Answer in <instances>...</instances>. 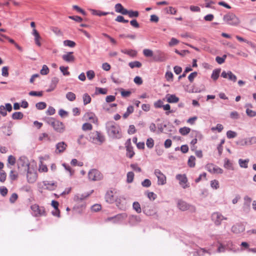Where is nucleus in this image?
<instances>
[{"label":"nucleus","instance_id":"nucleus-36","mask_svg":"<svg viewBox=\"0 0 256 256\" xmlns=\"http://www.w3.org/2000/svg\"><path fill=\"white\" fill-rule=\"evenodd\" d=\"M132 208L133 209L135 210L137 213L140 214L142 212L141 207L138 202H134L133 203Z\"/></svg>","mask_w":256,"mask_h":256},{"label":"nucleus","instance_id":"nucleus-24","mask_svg":"<svg viewBox=\"0 0 256 256\" xmlns=\"http://www.w3.org/2000/svg\"><path fill=\"white\" fill-rule=\"evenodd\" d=\"M67 147V144L64 142H60L56 144V149L58 152H64Z\"/></svg>","mask_w":256,"mask_h":256},{"label":"nucleus","instance_id":"nucleus-7","mask_svg":"<svg viewBox=\"0 0 256 256\" xmlns=\"http://www.w3.org/2000/svg\"><path fill=\"white\" fill-rule=\"evenodd\" d=\"M18 168H24V171L30 169V163L27 158L25 156H20L17 162Z\"/></svg>","mask_w":256,"mask_h":256},{"label":"nucleus","instance_id":"nucleus-8","mask_svg":"<svg viewBox=\"0 0 256 256\" xmlns=\"http://www.w3.org/2000/svg\"><path fill=\"white\" fill-rule=\"evenodd\" d=\"M127 216L128 215L126 213L120 214L108 218L106 221H112L114 224L118 223L125 220Z\"/></svg>","mask_w":256,"mask_h":256},{"label":"nucleus","instance_id":"nucleus-45","mask_svg":"<svg viewBox=\"0 0 256 256\" xmlns=\"http://www.w3.org/2000/svg\"><path fill=\"white\" fill-rule=\"evenodd\" d=\"M196 158L194 156H191L188 160V165L190 168H194L195 166Z\"/></svg>","mask_w":256,"mask_h":256},{"label":"nucleus","instance_id":"nucleus-59","mask_svg":"<svg viewBox=\"0 0 256 256\" xmlns=\"http://www.w3.org/2000/svg\"><path fill=\"white\" fill-rule=\"evenodd\" d=\"M86 76L90 80H92L95 76V73L94 70H90L86 72Z\"/></svg>","mask_w":256,"mask_h":256},{"label":"nucleus","instance_id":"nucleus-34","mask_svg":"<svg viewBox=\"0 0 256 256\" xmlns=\"http://www.w3.org/2000/svg\"><path fill=\"white\" fill-rule=\"evenodd\" d=\"M24 117V114L22 112H14L12 114V118L14 120H21Z\"/></svg>","mask_w":256,"mask_h":256},{"label":"nucleus","instance_id":"nucleus-25","mask_svg":"<svg viewBox=\"0 0 256 256\" xmlns=\"http://www.w3.org/2000/svg\"><path fill=\"white\" fill-rule=\"evenodd\" d=\"M121 52L123 54L128 55L129 56L134 58L136 56L137 54V52L134 50H126L124 49L121 50Z\"/></svg>","mask_w":256,"mask_h":256},{"label":"nucleus","instance_id":"nucleus-44","mask_svg":"<svg viewBox=\"0 0 256 256\" xmlns=\"http://www.w3.org/2000/svg\"><path fill=\"white\" fill-rule=\"evenodd\" d=\"M249 162L248 160H242L240 159L238 160V163L241 168H248V164Z\"/></svg>","mask_w":256,"mask_h":256},{"label":"nucleus","instance_id":"nucleus-64","mask_svg":"<svg viewBox=\"0 0 256 256\" xmlns=\"http://www.w3.org/2000/svg\"><path fill=\"white\" fill-rule=\"evenodd\" d=\"M246 113L247 115L250 117H254L256 116V112L250 110L248 108L246 110Z\"/></svg>","mask_w":256,"mask_h":256},{"label":"nucleus","instance_id":"nucleus-11","mask_svg":"<svg viewBox=\"0 0 256 256\" xmlns=\"http://www.w3.org/2000/svg\"><path fill=\"white\" fill-rule=\"evenodd\" d=\"M125 145L126 151V155L128 158H131L134 155V152L133 150V147L132 146L130 138L126 140Z\"/></svg>","mask_w":256,"mask_h":256},{"label":"nucleus","instance_id":"nucleus-41","mask_svg":"<svg viewBox=\"0 0 256 256\" xmlns=\"http://www.w3.org/2000/svg\"><path fill=\"white\" fill-rule=\"evenodd\" d=\"M256 144V136H252L246 140L244 144L246 145H251Z\"/></svg>","mask_w":256,"mask_h":256},{"label":"nucleus","instance_id":"nucleus-52","mask_svg":"<svg viewBox=\"0 0 256 256\" xmlns=\"http://www.w3.org/2000/svg\"><path fill=\"white\" fill-rule=\"evenodd\" d=\"M96 93L106 94L107 93V90L104 88H100L96 87Z\"/></svg>","mask_w":256,"mask_h":256},{"label":"nucleus","instance_id":"nucleus-26","mask_svg":"<svg viewBox=\"0 0 256 256\" xmlns=\"http://www.w3.org/2000/svg\"><path fill=\"white\" fill-rule=\"evenodd\" d=\"M105 198L108 202L112 203L114 202L113 192L112 190L107 192L105 196Z\"/></svg>","mask_w":256,"mask_h":256},{"label":"nucleus","instance_id":"nucleus-16","mask_svg":"<svg viewBox=\"0 0 256 256\" xmlns=\"http://www.w3.org/2000/svg\"><path fill=\"white\" fill-rule=\"evenodd\" d=\"M244 230V226L240 223H237L232 227V232L236 234L243 232Z\"/></svg>","mask_w":256,"mask_h":256},{"label":"nucleus","instance_id":"nucleus-42","mask_svg":"<svg viewBox=\"0 0 256 256\" xmlns=\"http://www.w3.org/2000/svg\"><path fill=\"white\" fill-rule=\"evenodd\" d=\"M66 98L70 101L72 102L76 98V94L72 92H68L66 95Z\"/></svg>","mask_w":256,"mask_h":256},{"label":"nucleus","instance_id":"nucleus-18","mask_svg":"<svg viewBox=\"0 0 256 256\" xmlns=\"http://www.w3.org/2000/svg\"><path fill=\"white\" fill-rule=\"evenodd\" d=\"M62 60L67 62H73L75 60V57L73 55V52H67L62 56Z\"/></svg>","mask_w":256,"mask_h":256},{"label":"nucleus","instance_id":"nucleus-10","mask_svg":"<svg viewBox=\"0 0 256 256\" xmlns=\"http://www.w3.org/2000/svg\"><path fill=\"white\" fill-rule=\"evenodd\" d=\"M154 174L158 178V185H164L166 183V176L158 169L154 170Z\"/></svg>","mask_w":256,"mask_h":256},{"label":"nucleus","instance_id":"nucleus-21","mask_svg":"<svg viewBox=\"0 0 256 256\" xmlns=\"http://www.w3.org/2000/svg\"><path fill=\"white\" fill-rule=\"evenodd\" d=\"M59 82L58 78L56 77L52 78V79L51 83L50 85L49 88L46 90V92H50L54 90L57 84Z\"/></svg>","mask_w":256,"mask_h":256},{"label":"nucleus","instance_id":"nucleus-38","mask_svg":"<svg viewBox=\"0 0 256 256\" xmlns=\"http://www.w3.org/2000/svg\"><path fill=\"white\" fill-rule=\"evenodd\" d=\"M82 100L84 102V104L86 105L91 102V98L90 96L86 93L84 94L82 96Z\"/></svg>","mask_w":256,"mask_h":256},{"label":"nucleus","instance_id":"nucleus-63","mask_svg":"<svg viewBox=\"0 0 256 256\" xmlns=\"http://www.w3.org/2000/svg\"><path fill=\"white\" fill-rule=\"evenodd\" d=\"M166 12L168 14H175L176 13V10L172 6L166 8Z\"/></svg>","mask_w":256,"mask_h":256},{"label":"nucleus","instance_id":"nucleus-17","mask_svg":"<svg viewBox=\"0 0 256 256\" xmlns=\"http://www.w3.org/2000/svg\"><path fill=\"white\" fill-rule=\"evenodd\" d=\"M176 178L179 180L180 184L181 185L183 188H185L188 187V184H186L188 179L185 174H177L176 176Z\"/></svg>","mask_w":256,"mask_h":256},{"label":"nucleus","instance_id":"nucleus-40","mask_svg":"<svg viewBox=\"0 0 256 256\" xmlns=\"http://www.w3.org/2000/svg\"><path fill=\"white\" fill-rule=\"evenodd\" d=\"M128 66L130 68H140L142 66V64L138 61H134L129 62Z\"/></svg>","mask_w":256,"mask_h":256},{"label":"nucleus","instance_id":"nucleus-33","mask_svg":"<svg viewBox=\"0 0 256 256\" xmlns=\"http://www.w3.org/2000/svg\"><path fill=\"white\" fill-rule=\"evenodd\" d=\"M192 136H194L195 138H196L197 140H201L203 138L202 134L200 132L197 130H192Z\"/></svg>","mask_w":256,"mask_h":256},{"label":"nucleus","instance_id":"nucleus-15","mask_svg":"<svg viewBox=\"0 0 256 256\" xmlns=\"http://www.w3.org/2000/svg\"><path fill=\"white\" fill-rule=\"evenodd\" d=\"M52 128L58 132L62 133L65 130L64 124L59 120H56Z\"/></svg>","mask_w":256,"mask_h":256},{"label":"nucleus","instance_id":"nucleus-55","mask_svg":"<svg viewBox=\"0 0 256 256\" xmlns=\"http://www.w3.org/2000/svg\"><path fill=\"white\" fill-rule=\"evenodd\" d=\"M162 108L164 110H166V115H168L170 113L174 112L172 110H170V106L169 104L163 105Z\"/></svg>","mask_w":256,"mask_h":256},{"label":"nucleus","instance_id":"nucleus-56","mask_svg":"<svg viewBox=\"0 0 256 256\" xmlns=\"http://www.w3.org/2000/svg\"><path fill=\"white\" fill-rule=\"evenodd\" d=\"M226 57V55H224L222 57L216 56V60L218 64H222L224 62Z\"/></svg>","mask_w":256,"mask_h":256},{"label":"nucleus","instance_id":"nucleus-31","mask_svg":"<svg viewBox=\"0 0 256 256\" xmlns=\"http://www.w3.org/2000/svg\"><path fill=\"white\" fill-rule=\"evenodd\" d=\"M224 168L228 170H233L234 168L232 166V164L230 162V161L228 158L224 159Z\"/></svg>","mask_w":256,"mask_h":256},{"label":"nucleus","instance_id":"nucleus-14","mask_svg":"<svg viewBox=\"0 0 256 256\" xmlns=\"http://www.w3.org/2000/svg\"><path fill=\"white\" fill-rule=\"evenodd\" d=\"M244 200L243 210L246 212H248L250 208V204L252 200V198L248 196H246L244 197Z\"/></svg>","mask_w":256,"mask_h":256},{"label":"nucleus","instance_id":"nucleus-28","mask_svg":"<svg viewBox=\"0 0 256 256\" xmlns=\"http://www.w3.org/2000/svg\"><path fill=\"white\" fill-rule=\"evenodd\" d=\"M220 68H217L215 69L212 71V73L211 76V78L214 80H218V78L219 77L220 74Z\"/></svg>","mask_w":256,"mask_h":256},{"label":"nucleus","instance_id":"nucleus-2","mask_svg":"<svg viewBox=\"0 0 256 256\" xmlns=\"http://www.w3.org/2000/svg\"><path fill=\"white\" fill-rule=\"evenodd\" d=\"M224 22L230 26H236L240 24L239 18L233 13L229 12L223 17Z\"/></svg>","mask_w":256,"mask_h":256},{"label":"nucleus","instance_id":"nucleus-29","mask_svg":"<svg viewBox=\"0 0 256 256\" xmlns=\"http://www.w3.org/2000/svg\"><path fill=\"white\" fill-rule=\"evenodd\" d=\"M88 196V194L86 195L84 194H78L74 196V200L76 202H82Z\"/></svg>","mask_w":256,"mask_h":256},{"label":"nucleus","instance_id":"nucleus-50","mask_svg":"<svg viewBox=\"0 0 256 256\" xmlns=\"http://www.w3.org/2000/svg\"><path fill=\"white\" fill-rule=\"evenodd\" d=\"M68 67H64L63 66H61L60 67V70L61 72L62 73L64 76H69L70 74V72L68 70Z\"/></svg>","mask_w":256,"mask_h":256},{"label":"nucleus","instance_id":"nucleus-35","mask_svg":"<svg viewBox=\"0 0 256 256\" xmlns=\"http://www.w3.org/2000/svg\"><path fill=\"white\" fill-rule=\"evenodd\" d=\"M134 173L132 172H129L126 174V182L128 184L132 183L134 178Z\"/></svg>","mask_w":256,"mask_h":256},{"label":"nucleus","instance_id":"nucleus-47","mask_svg":"<svg viewBox=\"0 0 256 256\" xmlns=\"http://www.w3.org/2000/svg\"><path fill=\"white\" fill-rule=\"evenodd\" d=\"M50 72L49 68L46 65H43L40 73L42 75H46L48 74Z\"/></svg>","mask_w":256,"mask_h":256},{"label":"nucleus","instance_id":"nucleus-13","mask_svg":"<svg viewBox=\"0 0 256 256\" xmlns=\"http://www.w3.org/2000/svg\"><path fill=\"white\" fill-rule=\"evenodd\" d=\"M221 76L225 78H228V80L233 82H236L237 80L236 76L231 71H223L221 74Z\"/></svg>","mask_w":256,"mask_h":256},{"label":"nucleus","instance_id":"nucleus-9","mask_svg":"<svg viewBox=\"0 0 256 256\" xmlns=\"http://www.w3.org/2000/svg\"><path fill=\"white\" fill-rule=\"evenodd\" d=\"M153 59L156 62H163L167 60V57L164 52L156 50L154 52Z\"/></svg>","mask_w":256,"mask_h":256},{"label":"nucleus","instance_id":"nucleus-53","mask_svg":"<svg viewBox=\"0 0 256 256\" xmlns=\"http://www.w3.org/2000/svg\"><path fill=\"white\" fill-rule=\"evenodd\" d=\"M237 136V134L236 132L232 131V130H228L226 132V136L228 138H232Z\"/></svg>","mask_w":256,"mask_h":256},{"label":"nucleus","instance_id":"nucleus-62","mask_svg":"<svg viewBox=\"0 0 256 256\" xmlns=\"http://www.w3.org/2000/svg\"><path fill=\"white\" fill-rule=\"evenodd\" d=\"M151 182L148 179H145L142 182V185L145 188H148L151 186Z\"/></svg>","mask_w":256,"mask_h":256},{"label":"nucleus","instance_id":"nucleus-12","mask_svg":"<svg viewBox=\"0 0 256 256\" xmlns=\"http://www.w3.org/2000/svg\"><path fill=\"white\" fill-rule=\"evenodd\" d=\"M208 171L213 174H222L223 170L212 164H208L206 166Z\"/></svg>","mask_w":256,"mask_h":256},{"label":"nucleus","instance_id":"nucleus-27","mask_svg":"<svg viewBox=\"0 0 256 256\" xmlns=\"http://www.w3.org/2000/svg\"><path fill=\"white\" fill-rule=\"evenodd\" d=\"M91 11L92 12V14L100 16H106L108 14H114V12H101L100 10H92Z\"/></svg>","mask_w":256,"mask_h":256},{"label":"nucleus","instance_id":"nucleus-58","mask_svg":"<svg viewBox=\"0 0 256 256\" xmlns=\"http://www.w3.org/2000/svg\"><path fill=\"white\" fill-rule=\"evenodd\" d=\"M62 166L66 170H67L68 172H69L70 175V176L73 175V174L74 173V171L72 170V168L70 166L64 163L62 164Z\"/></svg>","mask_w":256,"mask_h":256},{"label":"nucleus","instance_id":"nucleus-6","mask_svg":"<svg viewBox=\"0 0 256 256\" xmlns=\"http://www.w3.org/2000/svg\"><path fill=\"white\" fill-rule=\"evenodd\" d=\"M228 218L224 216L222 214L218 212H214L212 214V220L216 226H220L223 220H226Z\"/></svg>","mask_w":256,"mask_h":256},{"label":"nucleus","instance_id":"nucleus-20","mask_svg":"<svg viewBox=\"0 0 256 256\" xmlns=\"http://www.w3.org/2000/svg\"><path fill=\"white\" fill-rule=\"evenodd\" d=\"M26 171L27 172V179L28 182L30 183L34 182L37 178L36 173L30 171V169Z\"/></svg>","mask_w":256,"mask_h":256},{"label":"nucleus","instance_id":"nucleus-43","mask_svg":"<svg viewBox=\"0 0 256 256\" xmlns=\"http://www.w3.org/2000/svg\"><path fill=\"white\" fill-rule=\"evenodd\" d=\"M236 38L238 40H239L240 42H246L250 46L254 48V44L253 43H252L251 42L248 41L246 40V39H244V38H242V37L240 36H236Z\"/></svg>","mask_w":256,"mask_h":256},{"label":"nucleus","instance_id":"nucleus-61","mask_svg":"<svg viewBox=\"0 0 256 256\" xmlns=\"http://www.w3.org/2000/svg\"><path fill=\"white\" fill-rule=\"evenodd\" d=\"M8 66H4L2 69V75L3 76L7 77L8 76Z\"/></svg>","mask_w":256,"mask_h":256},{"label":"nucleus","instance_id":"nucleus-3","mask_svg":"<svg viewBox=\"0 0 256 256\" xmlns=\"http://www.w3.org/2000/svg\"><path fill=\"white\" fill-rule=\"evenodd\" d=\"M102 174L96 168L91 169L88 172V178L91 181H100L103 179Z\"/></svg>","mask_w":256,"mask_h":256},{"label":"nucleus","instance_id":"nucleus-54","mask_svg":"<svg viewBox=\"0 0 256 256\" xmlns=\"http://www.w3.org/2000/svg\"><path fill=\"white\" fill-rule=\"evenodd\" d=\"M45 139H46L48 140H50V138L48 134L46 133H42L40 135L38 138L39 140L42 141Z\"/></svg>","mask_w":256,"mask_h":256},{"label":"nucleus","instance_id":"nucleus-30","mask_svg":"<svg viewBox=\"0 0 256 256\" xmlns=\"http://www.w3.org/2000/svg\"><path fill=\"white\" fill-rule=\"evenodd\" d=\"M52 205L54 208L55 210H56L58 212V214H54V212H52V214L54 216H59L60 212V210L58 209V206L59 205L58 202L56 200H52Z\"/></svg>","mask_w":256,"mask_h":256},{"label":"nucleus","instance_id":"nucleus-19","mask_svg":"<svg viewBox=\"0 0 256 256\" xmlns=\"http://www.w3.org/2000/svg\"><path fill=\"white\" fill-rule=\"evenodd\" d=\"M177 206L178 208L182 211H185L188 210L190 206L186 202L181 200H178Z\"/></svg>","mask_w":256,"mask_h":256},{"label":"nucleus","instance_id":"nucleus-37","mask_svg":"<svg viewBox=\"0 0 256 256\" xmlns=\"http://www.w3.org/2000/svg\"><path fill=\"white\" fill-rule=\"evenodd\" d=\"M143 54H144V56H145L148 57V58H150V57L154 58V56L152 50H150V49H147V48L144 49L143 50Z\"/></svg>","mask_w":256,"mask_h":256},{"label":"nucleus","instance_id":"nucleus-5","mask_svg":"<svg viewBox=\"0 0 256 256\" xmlns=\"http://www.w3.org/2000/svg\"><path fill=\"white\" fill-rule=\"evenodd\" d=\"M90 140L94 144L99 142L100 144H102L104 140V136L100 134V132L95 131L91 132L89 134Z\"/></svg>","mask_w":256,"mask_h":256},{"label":"nucleus","instance_id":"nucleus-4","mask_svg":"<svg viewBox=\"0 0 256 256\" xmlns=\"http://www.w3.org/2000/svg\"><path fill=\"white\" fill-rule=\"evenodd\" d=\"M30 208L32 211V214L36 216H46V212L44 206H40L37 204H34L31 206Z\"/></svg>","mask_w":256,"mask_h":256},{"label":"nucleus","instance_id":"nucleus-60","mask_svg":"<svg viewBox=\"0 0 256 256\" xmlns=\"http://www.w3.org/2000/svg\"><path fill=\"white\" fill-rule=\"evenodd\" d=\"M28 94L30 96H42L43 92L42 91H40V92L31 91L29 92Z\"/></svg>","mask_w":256,"mask_h":256},{"label":"nucleus","instance_id":"nucleus-39","mask_svg":"<svg viewBox=\"0 0 256 256\" xmlns=\"http://www.w3.org/2000/svg\"><path fill=\"white\" fill-rule=\"evenodd\" d=\"M190 128L186 126L180 128L179 130L180 133L182 136L186 135L190 132Z\"/></svg>","mask_w":256,"mask_h":256},{"label":"nucleus","instance_id":"nucleus-57","mask_svg":"<svg viewBox=\"0 0 256 256\" xmlns=\"http://www.w3.org/2000/svg\"><path fill=\"white\" fill-rule=\"evenodd\" d=\"M6 174L3 170H0V182H4L6 180Z\"/></svg>","mask_w":256,"mask_h":256},{"label":"nucleus","instance_id":"nucleus-22","mask_svg":"<svg viewBox=\"0 0 256 256\" xmlns=\"http://www.w3.org/2000/svg\"><path fill=\"white\" fill-rule=\"evenodd\" d=\"M44 186H46V189L49 190H53L56 188V183L54 182L44 181L43 182Z\"/></svg>","mask_w":256,"mask_h":256},{"label":"nucleus","instance_id":"nucleus-51","mask_svg":"<svg viewBox=\"0 0 256 256\" xmlns=\"http://www.w3.org/2000/svg\"><path fill=\"white\" fill-rule=\"evenodd\" d=\"M128 15L130 18H137L138 16L139 13L138 11L130 10L128 11Z\"/></svg>","mask_w":256,"mask_h":256},{"label":"nucleus","instance_id":"nucleus-32","mask_svg":"<svg viewBox=\"0 0 256 256\" xmlns=\"http://www.w3.org/2000/svg\"><path fill=\"white\" fill-rule=\"evenodd\" d=\"M134 107L132 106H130L128 107L126 112L123 114V118H126L130 114L134 112Z\"/></svg>","mask_w":256,"mask_h":256},{"label":"nucleus","instance_id":"nucleus-48","mask_svg":"<svg viewBox=\"0 0 256 256\" xmlns=\"http://www.w3.org/2000/svg\"><path fill=\"white\" fill-rule=\"evenodd\" d=\"M64 44L70 48H73L76 46V43L70 40H65L64 41Z\"/></svg>","mask_w":256,"mask_h":256},{"label":"nucleus","instance_id":"nucleus-23","mask_svg":"<svg viewBox=\"0 0 256 256\" xmlns=\"http://www.w3.org/2000/svg\"><path fill=\"white\" fill-rule=\"evenodd\" d=\"M166 98V101L169 103H176L180 100L175 94H167Z\"/></svg>","mask_w":256,"mask_h":256},{"label":"nucleus","instance_id":"nucleus-1","mask_svg":"<svg viewBox=\"0 0 256 256\" xmlns=\"http://www.w3.org/2000/svg\"><path fill=\"white\" fill-rule=\"evenodd\" d=\"M106 128L108 136L114 138H120L122 134L120 126L114 122H108L106 124Z\"/></svg>","mask_w":256,"mask_h":256},{"label":"nucleus","instance_id":"nucleus-49","mask_svg":"<svg viewBox=\"0 0 256 256\" xmlns=\"http://www.w3.org/2000/svg\"><path fill=\"white\" fill-rule=\"evenodd\" d=\"M146 145L149 148H152L154 146V141L152 138H148L146 142Z\"/></svg>","mask_w":256,"mask_h":256},{"label":"nucleus","instance_id":"nucleus-46","mask_svg":"<svg viewBox=\"0 0 256 256\" xmlns=\"http://www.w3.org/2000/svg\"><path fill=\"white\" fill-rule=\"evenodd\" d=\"M36 107L38 110H42L46 107V104L44 102H39L36 104Z\"/></svg>","mask_w":256,"mask_h":256}]
</instances>
